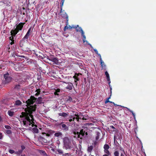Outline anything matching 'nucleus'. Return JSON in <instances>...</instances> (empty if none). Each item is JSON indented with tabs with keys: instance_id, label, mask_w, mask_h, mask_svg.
<instances>
[{
	"instance_id": "obj_1",
	"label": "nucleus",
	"mask_w": 156,
	"mask_h": 156,
	"mask_svg": "<svg viewBox=\"0 0 156 156\" xmlns=\"http://www.w3.org/2000/svg\"><path fill=\"white\" fill-rule=\"evenodd\" d=\"M36 100L37 98L34 96H31L30 98L26 101L27 105L30 106H28L26 108H25V112H22L21 115L20 116V117L22 118L21 120H23L24 125L28 126L31 125L32 127L35 126L36 127L37 126L36 125L34 124V116L32 115L33 112L35 111L36 110L37 105H31L33 104Z\"/></svg>"
},
{
	"instance_id": "obj_2",
	"label": "nucleus",
	"mask_w": 156,
	"mask_h": 156,
	"mask_svg": "<svg viewBox=\"0 0 156 156\" xmlns=\"http://www.w3.org/2000/svg\"><path fill=\"white\" fill-rule=\"evenodd\" d=\"M64 145L66 149H72L73 151H74V148L71 143V141L68 137H65L63 139Z\"/></svg>"
},
{
	"instance_id": "obj_3",
	"label": "nucleus",
	"mask_w": 156,
	"mask_h": 156,
	"mask_svg": "<svg viewBox=\"0 0 156 156\" xmlns=\"http://www.w3.org/2000/svg\"><path fill=\"white\" fill-rule=\"evenodd\" d=\"M55 132L51 130H49L47 131V133L43 132L42 134L44 135L43 137H41V139L44 141V143H47L49 142V140H47V139L44 138V137L47 136L49 137L51 136V135H53Z\"/></svg>"
},
{
	"instance_id": "obj_4",
	"label": "nucleus",
	"mask_w": 156,
	"mask_h": 156,
	"mask_svg": "<svg viewBox=\"0 0 156 156\" xmlns=\"http://www.w3.org/2000/svg\"><path fill=\"white\" fill-rule=\"evenodd\" d=\"M86 129H88V128L86 127H84L83 129L80 130V132H77V134L78 135L77 137L80 138L81 139H83V136L85 135Z\"/></svg>"
},
{
	"instance_id": "obj_5",
	"label": "nucleus",
	"mask_w": 156,
	"mask_h": 156,
	"mask_svg": "<svg viewBox=\"0 0 156 156\" xmlns=\"http://www.w3.org/2000/svg\"><path fill=\"white\" fill-rule=\"evenodd\" d=\"M4 77L5 79L4 82L5 84L10 82L12 79V78L9 76V74L8 72H7L4 75Z\"/></svg>"
},
{
	"instance_id": "obj_6",
	"label": "nucleus",
	"mask_w": 156,
	"mask_h": 156,
	"mask_svg": "<svg viewBox=\"0 0 156 156\" xmlns=\"http://www.w3.org/2000/svg\"><path fill=\"white\" fill-rule=\"evenodd\" d=\"M103 148L104 149V151L105 154H111V153L108 150L110 148V147L108 144H105Z\"/></svg>"
},
{
	"instance_id": "obj_7",
	"label": "nucleus",
	"mask_w": 156,
	"mask_h": 156,
	"mask_svg": "<svg viewBox=\"0 0 156 156\" xmlns=\"http://www.w3.org/2000/svg\"><path fill=\"white\" fill-rule=\"evenodd\" d=\"M59 126L60 128L65 131H67L69 129L68 127L65 124H63V122L61 123Z\"/></svg>"
},
{
	"instance_id": "obj_8",
	"label": "nucleus",
	"mask_w": 156,
	"mask_h": 156,
	"mask_svg": "<svg viewBox=\"0 0 156 156\" xmlns=\"http://www.w3.org/2000/svg\"><path fill=\"white\" fill-rule=\"evenodd\" d=\"M25 24V23H20L16 26L15 28L19 32L20 30H21L23 27V25Z\"/></svg>"
},
{
	"instance_id": "obj_9",
	"label": "nucleus",
	"mask_w": 156,
	"mask_h": 156,
	"mask_svg": "<svg viewBox=\"0 0 156 156\" xmlns=\"http://www.w3.org/2000/svg\"><path fill=\"white\" fill-rule=\"evenodd\" d=\"M66 83L67 84V85L65 87V88L69 90H72L73 89V88L74 87L73 83L71 82H68Z\"/></svg>"
},
{
	"instance_id": "obj_10",
	"label": "nucleus",
	"mask_w": 156,
	"mask_h": 156,
	"mask_svg": "<svg viewBox=\"0 0 156 156\" xmlns=\"http://www.w3.org/2000/svg\"><path fill=\"white\" fill-rule=\"evenodd\" d=\"M62 12H60L61 13H62L61 14V16L63 18H65L66 19V24L67 25H68V21H69V19H68V15L66 14V12H63V13H62Z\"/></svg>"
},
{
	"instance_id": "obj_11",
	"label": "nucleus",
	"mask_w": 156,
	"mask_h": 156,
	"mask_svg": "<svg viewBox=\"0 0 156 156\" xmlns=\"http://www.w3.org/2000/svg\"><path fill=\"white\" fill-rule=\"evenodd\" d=\"M73 28H75L76 29V30L77 32H79L82 33V32H83V30L82 28L79 27L78 25H77L76 26H74L73 27Z\"/></svg>"
},
{
	"instance_id": "obj_12",
	"label": "nucleus",
	"mask_w": 156,
	"mask_h": 156,
	"mask_svg": "<svg viewBox=\"0 0 156 156\" xmlns=\"http://www.w3.org/2000/svg\"><path fill=\"white\" fill-rule=\"evenodd\" d=\"M19 32L16 29L12 30L10 31L11 36L15 37Z\"/></svg>"
},
{
	"instance_id": "obj_13",
	"label": "nucleus",
	"mask_w": 156,
	"mask_h": 156,
	"mask_svg": "<svg viewBox=\"0 0 156 156\" xmlns=\"http://www.w3.org/2000/svg\"><path fill=\"white\" fill-rule=\"evenodd\" d=\"M80 75H82L81 73H75V75L73 76V78L75 80L79 81L80 80V78L78 76Z\"/></svg>"
},
{
	"instance_id": "obj_14",
	"label": "nucleus",
	"mask_w": 156,
	"mask_h": 156,
	"mask_svg": "<svg viewBox=\"0 0 156 156\" xmlns=\"http://www.w3.org/2000/svg\"><path fill=\"white\" fill-rule=\"evenodd\" d=\"M69 113H58V115L59 116H62L64 118L68 117L69 116Z\"/></svg>"
},
{
	"instance_id": "obj_15",
	"label": "nucleus",
	"mask_w": 156,
	"mask_h": 156,
	"mask_svg": "<svg viewBox=\"0 0 156 156\" xmlns=\"http://www.w3.org/2000/svg\"><path fill=\"white\" fill-rule=\"evenodd\" d=\"M50 60L56 65H58L59 64L58 60L57 58H52Z\"/></svg>"
},
{
	"instance_id": "obj_16",
	"label": "nucleus",
	"mask_w": 156,
	"mask_h": 156,
	"mask_svg": "<svg viewBox=\"0 0 156 156\" xmlns=\"http://www.w3.org/2000/svg\"><path fill=\"white\" fill-rule=\"evenodd\" d=\"M3 2L5 6H9L11 5L10 2L9 0H4Z\"/></svg>"
},
{
	"instance_id": "obj_17",
	"label": "nucleus",
	"mask_w": 156,
	"mask_h": 156,
	"mask_svg": "<svg viewBox=\"0 0 156 156\" xmlns=\"http://www.w3.org/2000/svg\"><path fill=\"white\" fill-rule=\"evenodd\" d=\"M36 101V103L37 104H41V103L42 100V98L41 97H39L37 99Z\"/></svg>"
},
{
	"instance_id": "obj_18",
	"label": "nucleus",
	"mask_w": 156,
	"mask_h": 156,
	"mask_svg": "<svg viewBox=\"0 0 156 156\" xmlns=\"http://www.w3.org/2000/svg\"><path fill=\"white\" fill-rule=\"evenodd\" d=\"M21 102L20 100H17L15 101V103L14 104V105L16 106H19L21 105Z\"/></svg>"
},
{
	"instance_id": "obj_19",
	"label": "nucleus",
	"mask_w": 156,
	"mask_h": 156,
	"mask_svg": "<svg viewBox=\"0 0 156 156\" xmlns=\"http://www.w3.org/2000/svg\"><path fill=\"white\" fill-rule=\"evenodd\" d=\"M62 135V133L60 132L55 133L54 134V135L55 136L58 137L59 136H61Z\"/></svg>"
},
{
	"instance_id": "obj_20",
	"label": "nucleus",
	"mask_w": 156,
	"mask_h": 156,
	"mask_svg": "<svg viewBox=\"0 0 156 156\" xmlns=\"http://www.w3.org/2000/svg\"><path fill=\"white\" fill-rule=\"evenodd\" d=\"M14 36H11V37H9V40L11 41L12 42L10 43V44L11 45H12L14 43Z\"/></svg>"
},
{
	"instance_id": "obj_21",
	"label": "nucleus",
	"mask_w": 156,
	"mask_h": 156,
	"mask_svg": "<svg viewBox=\"0 0 156 156\" xmlns=\"http://www.w3.org/2000/svg\"><path fill=\"white\" fill-rule=\"evenodd\" d=\"M38 129L36 128V127H34V128H33V129H32V131H33V132H34V133H38Z\"/></svg>"
},
{
	"instance_id": "obj_22",
	"label": "nucleus",
	"mask_w": 156,
	"mask_h": 156,
	"mask_svg": "<svg viewBox=\"0 0 156 156\" xmlns=\"http://www.w3.org/2000/svg\"><path fill=\"white\" fill-rule=\"evenodd\" d=\"M93 146L92 145L88 147L87 148L88 152H91L93 149Z\"/></svg>"
},
{
	"instance_id": "obj_23",
	"label": "nucleus",
	"mask_w": 156,
	"mask_h": 156,
	"mask_svg": "<svg viewBox=\"0 0 156 156\" xmlns=\"http://www.w3.org/2000/svg\"><path fill=\"white\" fill-rule=\"evenodd\" d=\"M8 113L9 115L10 116H12L14 115V112H13L9 110L8 111Z\"/></svg>"
},
{
	"instance_id": "obj_24",
	"label": "nucleus",
	"mask_w": 156,
	"mask_h": 156,
	"mask_svg": "<svg viewBox=\"0 0 156 156\" xmlns=\"http://www.w3.org/2000/svg\"><path fill=\"white\" fill-rule=\"evenodd\" d=\"M119 151L116 150L114 152V156H119Z\"/></svg>"
},
{
	"instance_id": "obj_25",
	"label": "nucleus",
	"mask_w": 156,
	"mask_h": 156,
	"mask_svg": "<svg viewBox=\"0 0 156 156\" xmlns=\"http://www.w3.org/2000/svg\"><path fill=\"white\" fill-rule=\"evenodd\" d=\"M81 35L83 37V42H84L85 41L86 36L84 35V32H82V33H81Z\"/></svg>"
},
{
	"instance_id": "obj_26",
	"label": "nucleus",
	"mask_w": 156,
	"mask_h": 156,
	"mask_svg": "<svg viewBox=\"0 0 156 156\" xmlns=\"http://www.w3.org/2000/svg\"><path fill=\"white\" fill-rule=\"evenodd\" d=\"M110 129H112L111 131L112 132H116L117 130L115 128V127L113 126H110L109 127Z\"/></svg>"
},
{
	"instance_id": "obj_27",
	"label": "nucleus",
	"mask_w": 156,
	"mask_h": 156,
	"mask_svg": "<svg viewBox=\"0 0 156 156\" xmlns=\"http://www.w3.org/2000/svg\"><path fill=\"white\" fill-rule=\"evenodd\" d=\"M14 88L15 90H18L20 89V86L19 84H17L15 86Z\"/></svg>"
},
{
	"instance_id": "obj_28",
	"label": "nucleus",
	"mask_w": 156,
	"mask_h": 156,
	"mask_svg": "<svg viewBox=\"0 0 156 156\" xmlns=\"http://www.w3.org/2000/svg\"><path fill=\"white\" fill-rule=\"evenodd\" d=\"M100 133L99 132H97L96 136V140L97 141L99 139Z\"/></svg>"
},
{
	"instance_id": "obj_29",
	"label": "nucleus",
	"mask_w": 156,
	"mask_h": 156,
	"mask_svg": "<svg viewBox=\"0 0 156 156\" xmlns=\"http://www.w3.org/2000/svg\"><path fill=\"white\" fill-rule=\"evenodd\" d=\"M100 61L102 67L103 68H105V64L104 62L102 60H101Z\"/></svg>"
},
{
	"instance_id": "obj_30",
	"label": "nucleus",
	"mask_w": 156,
	"mask_h": 156,
	"mask_svg": "<svg viewBox=\"0 0 156 156\" xmlns=\"http://www.w3.org/2000/svg\"><path fill=\"white\" fill-rule=\"evenodd\" d=\"M65 0H62L61 3V12H62V7L63 5L64 2Z\"/></svg>"
},
{
	"instance_id": "obj_31",
	"label": "nucleus",
	"mask_w": 156,
	"mask_h": 156,
	"mask_svg": "<svg viewBox=\"0 0 156 156\" xmlns=\"http://www.w3.org/2000/svg\"><path fill=\"white\" fill-rule=\"evenodd\" d=\"M126 108L130 112L132 113V114L133 115V117L134 118H135V114L133 113V112L132 111L130 110L129 108Z\"/></svg>"
},
{
	"instance_id": "obj_32",
	"label": "nucleus",
	"mask_w": 156,
	"mask_h": 156,
	"mask_svg": "<svg viewBox=\"0 0 156 156\" xmlns=\"http://www.w3.org/2000/svg\"><path fill=\"white\" fill-rule=\"evenodd\" d=\"M31 31V28L30 27V28L29 29V30H28L26 35H27V36H29L30 35V33Z\"/></svg>"
},
{
	"instance_id": "obj_33",
	"label": "nucleus",
	"mask_w": 156,
	"mask_h": 156,
	"mask_svg": "<svg viewBox=\"0 0 156 156\" xmlns=\"http://www.w3.org/2000/svg\"><path fill=\"white\" fill-rule=\"evenodd\" d=\"M22 150H19L18 151L15 152V153L17 154L20 155L22 153Z\"/></svg>"
},
{
	"instance_id": "obj_34",
	"label": "nucleus",
	"mask_w": 156,
	"mask_h": 156,
	"mask_svg": "<svg viewBox=\"0 0 156 156\" xmlns=\"http://www.w3.org/2000/svg\"><path fill=\"white\" fill-rule=\"evenodd\" d=\"M16 55L17 57H23V58L24 57V56H20V55H16V54H15V53H13L12 55V56H13L14 57H15Z\"/></svg>"
},
{
	"instance_id": "obj_35",
	"label": "nucleus",
	"mask_w": 156,
	"mask_h": 156,
	"mask_svg": "<svg viewBox=\"0 0 156 156\" xmlns=\"http://www.w3.org/2000/svg\"><path fill=\"white\" fill-rule=\"evenodd\" d=\"M6 133L8 134H10L12 132L11 130L8 129L6 130Z\"/></svg>"
},
{
	"instance_id": "obj_36",
	"label": "nucleus",
	"mask_w": 156,
	"mask_h": 156,
	"mask_svg": "<svg viewBox=\"0 0 156 156\" xmlns=\"http://www.w3.org/2000/svg\"><path fill=\"white\" fill-rule=\"evenodd\" d=\"M119 150L121 151H122V152H123V153L125 154V151L124 149L122 147H120V148H119Z\"/></svg>"
},
{
	"instance_id": "obj_37",
	"label": "nucleus",
	"mask_w": 156,
	"mask_h": 156,
	"mask_svg": "<svg viewBox=\"0 0 156 156\" xmlns=\"http://www.w3.org/2000/svg\"><path fill=\"white\" fill-rule=\"evenodd\" d=\"M66 26H65L64 28V31H65L66 30L69 29V27L66 24Z\"/></svg>"
},
{
	"instance_id": "obj_38",
	"label": "nucleus",
	"mask_w": 156,
	"mask_h": 156,
	"mask_svg": "<svg viewBox=\"0 0 156 156\" xmlns=\"http://www.w3.org/2000/svg\"><path fill=\"white\" fill-rule=\"evenodd\" d=\"M5 127L6 129H11V127L10 126H8V125L5 126Z\"/></svg>"
},
{
	"instance_id": "obj_39",
	"label": "nucleus",
	"mask_w": 156,
	"mask_h": 156,
	"mask_svg": "<svg viewBox=\"0 0 156 156\" xmlns=\"http://www.w3.org/2000/svg\"><path fill=\"white\" fill-rule=\"evenodd\" d=\"M15 151L13 150H11V149L9 150V153H10L11 154H12Z\"/></svg>"
},
{
	"instance_id": "obj_40",
	"label": "nucleus",
	"mask_w": 156,
	"mask_h": 156,
	"mask_svg": "<svg viewBox=\"0 0 156 156\" xmlns=\"http://www.w3.org/2000/svg\"><path fill=\"white\" fill-rule=\"evenodd\" d=\"M36 91L37 92V93L38 94H39L41 92L40 89H38L36 90Z\"/></svg>"
},
{
	"instance_id": "obj_41",
	"label": "nucleus",
	"mask_w": 156,
	"mask_h": 156,
	"mask_svg": "<svg viewBox=\"0 0 156 156\" xmlns=\"http://www.w3.org/2000/svg\"><path fill=\"white\" fill-rule=\"evenodd\" d=\"M105 74L106 76V77H108L109 76V75L107 71H106L105 73Z\"/></svg>"
},
{
	"instance_id": "obj_42",
	"label": "nucleus",
	"mask_w": 156,
	"mask_h": 156,
	"mask_svg": "<svg viewBox=\"0 0 156 156\" xmlns=\"http://www.w3.org/2000/svg\"><path fill=\"white\" fill-rule=\"evenodd\" d=\"M107 79L108 81V83L109 84H110L111 83L110 79V76L108 77H107Z\"/></svg>"
},
{
	"instance_id": "obj_43",
	"label": "nucleus",
	"mask_w": 156,
	"mask_h": 156,
	"mask_svg": "<svg viewBox=\"0 0 156 156\" xmlns=\"http://www.w3.org/2000/svg\"><path fill=\"white\" fill-rule=\"evenodd\" d=\"M29 37V36H27V35H26L23 38V40L27 39Z\"/></svg>"
},
{
	"instance_id": "obj_44",
	"label": "nucleus",
	"mask_w": 156,
	"mask_h": 156,
	"mask_svg": "<svg viewBox=\"0 0 156 156\" xmlns=\"http://www.w3.org/2000/svg\"><path fill=\"white\" fill-rule=\"evenodd\" d=\"M42 153L44 154V155H45V156H49L47 155V154H46L45 151H42Z\"/></svg>"
},
{
	"instance_id": "obj_45",
	"label": "nucleus",
	"mask_w": 156,
	"mask_h": 156,
	"mask_svg": "<svg viewBox=\"0 0 156 156\" xmlns=\"http://www.w3.org/2000/svg\"><path fill=\"white\" fill-rule=\"evenodd\" d=\"M21 147L22 150H22V151H23V150L25 149V147L23 145H22L21 146Z\"/></svg>"
},
{
	"instance_id": "obj_46",
	"label": "nucleus",
	"mask_w": 156,
	"mask_h": 156,
	"mask_svg": "<svg viewBox=\"0 0 156 156\" xmlns=\"http://www.w3.org/2000/svg\"><path fill=\"white\" fill-rule=\"evenodd\" d=\"M55 91L58 93L60 91V89L59 88L55 90Z\"/></svg>"
},
{
	"instance_id": "obj_47",
	"label": "nucleus",
	"mask_w": 156,
	"mask_h": 156,
	"mask_svg": "<svg viewBox=\"0 0 156 156\" xmlns=\"http://www.w3.org/2000/svg\"><path fill=\"white\" fill-rule=\"evenodd\" d=\"M110 101L108 100V99H107L105 101V103L106 104L108 102H109Z\"/></svg>"
},
{
	"instance_id": "obj_48",
	"label": "nucleus",
	"mask_w": 156,
	"mask_h": 156,
	"mask_svg": "<svg viewBox=\"0 0 156 156\" xmlns=\"http://www.w3.org/2000/svg\"><path fill=\"white\" fill-rule=\"evenodd\" d=\"M94 51H95V53L97 54H98V52L97 50L95 49H94Z\"/></svg>"
},
{
	"instance_id": "obj_49",
	"label": "nucleus",
	"mask_w": 156,
	"mask_h": 156,
	"mask_svg": "<svg viewBox=\"0 0 156 156\" xmlns=\"http://www.w3.org/2000/svg\"><path fill=\"white\" fill-rule=\"evenodd\" d=\"M97 54L99 57L100 58V60H102V58H101V55L99 53H98V54Z\"/></svg>"
},
{
	"instance_id": "obj_50",
	"label": "nucleus",
	"mask_w": 156,
	"mask_h": 156,
	"mask_svg": "<svg viewBox=\"0 0 156 156\" xmlns=\"http://www.w3.org/2000/svg\"><path fill=\"white\" fill-rule=\"evenodd\" d=\"M111 154H105L103 155L102 156H110Z\"/></svg>"
},
{
	"instance_id": "obj_51",
	"label": "nucleus",
	"mask_w": 156,
	"mask_h": 156,
	"mask_svg": "<svg viewBox=\"0 0 156 156\" xmlns=\"http://www.w3.org/2000/svg\"><path fill=\"white\" fill-rule=\"evenodd\" d=\"M69 118H70L71 119L69 120V122H71L72 121H73V120H72V116H71V117H70Z\"/></svg>"
},
{
	"instance_id": "obj_52",
	"label": "nucleus",
	"mask_w": 156,
	"mask_h": 156,
	"mask_svg": "<svg viewBox=\"0 0 156 156\" xmlns=\"http://www.w3.org/2000/svg\"><path fill=\"white\" fill-rule=\"evenodd\" d=\"M68 26L69 27V29H72L73 28V26L71 27L69 25H68Z\"/></svg>"
},
{
	"instance_id": "obj_53",
	"label": "nucleus",
	"mask_w": 156,
	"mask_h": 156,
	"mask_svg": "<svg viewBox=\"0 0 156 156\" xmlns=\"http://www.w3.org/2000/svg\"><path fill=\"white\" fill-rule=\"evenodd\" d=\"M2 133L0 132V139H2Z\"/></svg>"
},
{
	"instance_id": "obj_54",
	"label": "nucleus",
	"mask_w": 156,
	"mask_h": 156,
	"mask_svg": "<svg viewBox=\"0 0 156 156\" xmlns=\"http://www.w3.org/2000/svg\"><path fill=\"white\" fill-rule=\"evenodd\" d=\"M72 98L71 97H69L68 100L69 101H72Z\"/></svg>"
},
{
	"instance_id": "obj_55",
	"label": "nucleus",
	"mask_w": 156,
	"mask_h": 156,
	"mask_svg": "<svg viewBox=\"0 0 156 156\" xmlns=\"http://www.w3.org/2000/svg\"><path fill=\"white\" fill-rule=\"evenodd\" d=\"M81 119L80 118H78L77 117H76V119L77 122H79V120Z\"/></svg>"
},
{
	"instance_id": "obj_56",
	"label": "nucleus",
	"mask_w": 156,
	"mask_h": 156,
	"mask_svg": "<svg viewBox=\"0 0 156 156\" xmlns=\"http://www.w3.org/2000/svg\"><path fill=\"white\" fill-rule=\"evenodd\" d=\"M77 81L78 80H74V82H75V84H76V86H77V84H78L77 82Z\"/></svg>"
},
{
	"instance_id": "obj_57",
	"label": "nucleus",
	"mask_w": 156,
	"mask_h": 156,
	"mask_svg": "<svg viewBox=\"0 0 156 156\" xmlns=\"http://www.w3.org/2000/svg\"><path fill=\"white\" fill-rule=\"evenodd\" d=\"M75 115L76 117H77L78 118H79V115L78 114H75Z\"/></svg>"
},
{
	"instance_id": "obj_58",
	"label": "nucleus",
	"mask_w": 156,
	"mask_h": 156,
	"mask_svg": "<svg viewBox=\"0 0 156 156\" xmlns=\"http://www.w3.org/2000/svg\"><path fill=\"white\" fill-rule=\"evenodd\" d=\"M124 154L123 153V152H121V154H120V156H124Z\"/></svg>"
},
{
	"instance_id": "obj_59",
	"label": "nucleus",
	"mask_w": 156,
	"mask_h": 156,
	"mask_svg": "<svg viewBox=\"0 0 156 156\" xmlns=\"http://www.w3.org/2000/svg\"><path fill=\"white\" fill-rule=\"evenodd\" d=\"M87 129H86V132L85 133V134L86 136H87L88 134L87 133Z\"/></svg>"
},
{
	"instance_id": "obj_60",
	"label": "nucleus",
	"mask_w": 156,
	"mask_h": 156,
	"mask_svg": "<svg viewBox=\"0 0 156 156\" xmlns=\"http://www.w3.org/2000/svg\"><path fill=\"white\" fill-rule=\"evenodd\" d=\"M72 120H73V122H74V120L75 119H76V117H72Z\"/></svg>"
},
{
	"instance_id": "obj_61",
	"label": "nucleus",
	"mask_w": 156,
	"mask_h": 156,
	"mask_svg": "<svg viewBox=\"0 0 156 156\" xmlns=\"http://www.w3.org/2000/svg\"><path fill=\"white\" fill-rule=\"evenodd\" d=\"M116 139V136L115 135L114 136V142H115Z\"/></svg>"
},
{
	"instance_id": "obj_62",
	"label": "nucleus",
	"mask_w": 156,
	"mask_h": 156,
	"mask_svg": "<svg viewBox=\"0 0 156 156\" xmlns=\"http://www.w3.org/2000/svg\"><path fill=\"white\" fill-rule=\"evenodd\" d=\"M58 152L59 153H60V154H62V151H61V150L58 151Z\"/></svg>"
},
{
	"instance_id": "obj_63",
	"label": "nucleus",
	"mask_w": 156,
	"mask_h": 156,
	"mask_svg": "<svg viewBox=\"0 0 156 156\" xmlns=\"http://www.w3.org/2000/svg\"><path fill=\"white\" fill-rule=\"evenodd\" d=\"M109 103H112L114 105H115V103L114 102H112V101H110Z\"/></svg>"
},
{
	"instance_id": "obj_64",
	"label": "nucleus",
	"mask_w": 156,
	"mask_h": 156,
	"mask_svg": "<svg viewBox=\"0 0 156 156\" xmlns=\"http://www.w3.org/2000/svg\"><path fill=\"white\" fill-rule=\"evenodd\" d=\"M54 94L55 95H58V92H57L56 91L54 92Z\"/></svg>"
}]
</instances>
